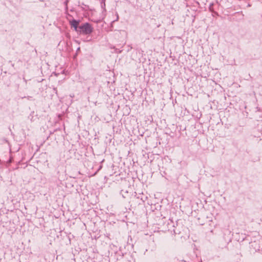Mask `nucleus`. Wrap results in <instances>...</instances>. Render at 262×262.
I'll use <instances>...</instances> for the list:
<instances>
[{"label":"nucleus","instance_id":"obj_1","mask_svg":"<svg viewBox=\"0 0 262 262\" xmlns=\"http://www.w3.org/2000/svg\"><path fill=\"white\" fill-rule=\"evenodd\" d=\"M93 31L92 26L89 23H84L79 27V31L80 33L83 34H89Z\"/></svg>","mask_w":262,"mask_h":262},{"label":"nucleus","instance_id":"obj_2","mask_svg":"<svg viewBox=\"0 0 262 262\" xmlns=\"http://www.w3.org/2000/svg\"><path fill=\"white\" fill-rule=\"evenodd\" d=\"M70 24L71 26L74 28L75 30L78 32L79 27H78V25L79 24V21L73 19L70 21Z\"/></svg>","mask_w":262,"mask_h":262}]
</instances>
